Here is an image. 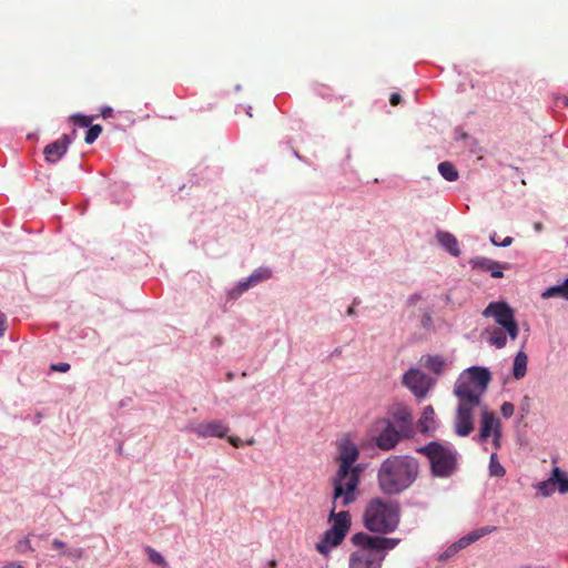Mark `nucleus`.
Returning <instances> with one entry per match:
<instances>
[{"label":"nucleus","instance_id":"obj_1","mask_svg":"<svg viewBox=\"0 0 568 568\" xmlns=\"http://www.w3.org/2000/svg\"><path fill=\"white\" fill-rule=\"evenodd\" d=\"M358 457L359 450L352 440L344 439L339 443L337 455L339 466L332 478L335 507H346L356 500V490L361 481V469L358 466H354V464Z\"/></svg>","mask_w":568,"mask_h":568},{"label":"nucleus","instance_id":"obj_2","mask_svg":"<svg viewBox=\"0 0 568 568\" xmlns=\"http://www.w3.org/2000/svg\"><path fill=\"white\" fill-rule=\"evenodd\" d=\"M419 471V462L415 457L390 455L377 470V484L385 495H399L416 481Z\"/></svg>","mask_w":568,"mask_h":568},{"label":"nucleus","instance_id":"obj_3","mask_svg":"<svg viewBox=\"0 0 568 568\" xmlns=\"http://www.w3.org/2000/svg\"><path fill=\"white\" fill-rule=\"evenodd\" d=\"M356 547L348 558V568H382L388 550L394 549L399 538L356 532L351 537Z\"/></svg>","mask_w":568,"mask_h":568},{"label":"nucleus","instance_id":"obj_4","mask_svg":"<svg viewBox=\"0 0 568 568\" xmlns=\"http://www.w3.org/2000/svg\"><path fill=\"white\" fill-rule=\"evenodd\" d=\"M400 523V506L395 500H386L381 497L371 499L363 513L365 528L378 534L377 536L394 532Z\"/></svg>","mask_w":568,"mask_h":568},{"label":"nucleus","instance_id":"obj_5","mask_svg":"<svg viewBox=\"0 0 568 568\" xmlns=\"http://www.w3.org/2000/svg\"><path fill=\"white\" fill-rule=\"evenodd\" d=\"M416 452L428 458L432 475L435 477H450L457 469V452L450 445L430 442L418 447Z\"/></svg>","mask_w":568,"mask_h":568},{"label":"nucleus","instance_id":"obj_6","mask_svg":"<svg viewBox=\"0 0 568 568\" xmlns=\"http://www.w3.org/2000/svg\"><path fill=\"white\" fill-rule=\"evenodd\" d=\"M337 508L333 505L329 514V520L333 521V525L316 544V550L322 555H327L332 548L341 545L351 528L349 513L346 510L336 513Z\"/></svg>","mask_w":568,"mask_h":568},{"label":"nucleus","instance_id":"obj_7","mask_svg":"<svg viewBox=\"0 0 568 568\" xmlns=\"http://www.w3.org/2000/svg\"><path fill=\"white\" fill-rule=\"evenodd\" d=\"M483 316L493 317L500 325L511 339L519 334L518 324L515 320L513 308L506 302H491L483 311Z\"/></svg>","mask_w":568,"mask_h":568},{"label":"nucleus","instance_id":"obj_8","mask_svg":"<svg viewBox=\"0 0 568 568\" xmlns=\"http://www.w3.org/2000/svg\"><path fill=\"white\" fill-rule=\"evenodd\" d=\"M377 429L378 434L374 437V442L384 452L393 450L402 440L410 438L409 436H404L389 418L378 420Z\"/></svg>","mask_w":568,"mask_h":568},{"label":"nucleus","instance_id":"obj_9","mask_svg":"<svg viewBox=\"0 0 568 568\" xmlns=\"http://www.w3.org/2000/svg\"><path fill=\"white\" fill-rule=\"evenodd\" d=\"M480 405L458 403L454 420V432L459 437L470 435L475 429L474 412Z\"/></svg>","mask_w":568,"mask_h":568},{"label":"nucleus","instance_id":"obj_10","mask_svg":"<svg viewBox=\"0 0 568 568\" xmlns=\"http://www.w3.org/2000/svg\"><path fill=\"white\" fill-rule=\"evenodd\" d=\"M501 433V422L496 414L489 410L487 407L481 409L479 433L474 440L479 444L487 443L488 438Z\"/></svg>","mask_w":568,"mask_h":568},{"label":"nucleus","instance_id":"obj_11","mask_svg":"<svg viewBox=\"0 0 568 568\" xmlns=\"http://www.w3.org/2000/svg\"><path fill=\"white\" fill-rule=\"evenodd\" d=\"M454 394L458 403L480 405L483 393L463 373L455 383Z\"/></svg>","mask_w":568,"mask_h":568},{"label":"nucleus","instance_id":"obj_12","mask_svg":"<svg viewBox=\"0 0 568 568\" xmlns=\"http://www.w3.org/2000/svg\"><path fill=\"white\" fill-rule=\"evenodd\" d=\"M403 383L415 396L423 398L433 385V381L419 369L410 368L403 377Z\"/></svg>","mask_w":568,"mask_h":568},{"label":"nucleus","instance_id":"obj_13","mask_svg":"<svg viewBox=\"0 0 568 568\" xmlns=\"http://www.w3.org/2000/svg\"><path fill=\"white\" fill-rule=\"evenodd\" d=\"M389 418L398 428L404 436H409L410 438L415 435L414 428V418L410 409L407 406L398 405L390 410Z\"/></svg>","mask_w":568,"mask_h":568},{"label":"nucleus","instance_id":"obj_14","mask_svg":"<svg viewBox=\"0 0 568 568\" xmlns=\"http://www.w3.org/2000/svg\"><path fill=\"white\" fill-rule=\"evenodd\" d=\"M71 142V136L63 134L57 141L49 143L43 150L45 161L57 163L67 153Z\"/></svg>","mask_w":568,"mask_h":568},{"label":"nucleus","instance_id":"obj_15","mask_svg":"<svg viewBox=\"0 0 568 568\" xmlns=\"http://www.w3.org/2000/svg\"><path fill=\"white\" fill-rule=\"evenodd\" d=\"M193 432L199 437H219L223 438L229 433V427L221 420H211L206 423H200L193 427Z\"/></svg>","mask_w":568,"mask_h":568},{"label":"nucleus","instance_id":"obj_16","mask_svg":"<svg viewBox=\"0 0 568 568\" xmlns=\"http://www.w3.org/2000/svg\"><path fill=\"white\" fill-rule=\"evenodd\" d=\"M463 374L477 386L483 394L491 381V374L488 368L481 366H471L463 372Z\"/></svg>","mask_w":568,"mask_h":568},{"label":"nucleus","instance_id":"obj_17","mask_svg":"<svg viewBox=\"0 0 568 568\" xmlns=\"http://www.w3.org/2000/svg\"><path fill=\"white\" fill-rule=\"evenodd\" d=\"M469 264L471 265L473 268H477L484 272H490L493 277L500 278L504 276L501 270L505 266L490 258L475 257L469 261Z\"/></svg>","mask_w":568,"mask_h":568},{"label":"nucleus","instance_id":"obj_18","mask_svg":"<svg viewBox=\"0 0 568 568\" xmlns=\"http://www.w3.org/2000/svg\"><path fill=\"white\" fill-rule=\"evenodd\" d=\"M272 273L267 268H257L255 270L244 282H241L237 285L239 294H242L251 286L256 285L260 282L266 281L271 277Z\"/></svg>","mask_w":568,"mask_h":568},{"label":"nucleus","instance_id":"obj_19","mask_svg":"<svg viewBox=\"0 0 568 568\" xmlns=\"http://www.w3.org/2000/svg\"><path fill=\"white\" fill-rule=\"evenodd\" d=\"M417 426L419 428V432L423 434L436 429L435 410L433 406L428 405L424 408L422 416L418 419Z\"/></svg>","mask_w":568,"mask_h":568},{"label":"nucleus","instance_id":"obj_20","mask_svg":"<svg viewBox=\"0 0 568 568\" xmlns=\"http://www.w3.org/2000/svg\"><path fill=\"white\" fill-rule=\"evenodd\" d=\"M437 239H438V242L440 243V245L447 252H449L453 256L457 257V256L460 255V250H459V246H458V241H457V239L452 233L438 232L437 233Z\"/></svg>","mask_w":568,"mask_h":568},{"label":"nucleus","instance_id":"obj_21","mask_svg":"<svg viewBox=\"0 0 568 568\" xmlns=\"http://www.w3.org/2000/svg\"><path fill=\"white\" fill-rule=\"evenodd\" d=\"M527 354L523 351L518 352L514 359L513 375L516 379H521L527 373Z\"/></svg>","mask_w":568,"mask_h":568},{"label":"nucleus","instance_id":"obj_22","mask_svg":"<svg viewBox=\"0 0 568 568\" xmlns=\"http://www.w3.org/2000/svg\"><path fill=\"white\" fill-rule=\"evenodd\" d=\"M558 475H559V467H555L551 471V476L547 480L540 481L537 485V489L542 496L548 497L555 491V485H556V479H558L557 478Z\"/></svg>","mask_w":568,"mask_h":568},{"label":"nucleus","instance_id":"obj_23","mask_svg":"<svg viewBox=\"0 0 568 568\" xmlns=\"http://www.w3.org/2000/svg\"><path fill=\"white\" fill-rule=\"evenodd\" d=\"M486 333L488 334V338H487V342L497 347V348H503L506 346L507 344V335L506 333L501 329V328H491V329H487Z\"/></svg>","mask_w":568,"mask_h":568},{"label":"nucleus","instance_id":"obj_24","mask_svg":"<svg viewBox=\"0 0 568 568\" xmlns=\"http://www.w3.org/2000/svg\"><path fill=\"white\" fill-rule=\"evenodd\" d=\"M556 296L568 300V277L564 281L562 284L550 286L541 293L542 298H551Z\"/></svg>","mask_w":568,"mask_h":568},{"label":"nucleus","instance_id":"obj_25","mask_svg":"<svg viewBox=\"0 0 568 568\" xmlns=\"http://www.w3.org/2000/svg\"><path fill=\"white\" fill-rule=\"evenodd\" d=\"M438 171L442 174V176L449 182L456 181L459 176L455 165L448 161L439 163Z\"/></svg>","mask_w":568,"mask_h":568},{"label":"nucleus","instance_id":"obj_26","mask_svg":"<svg viewBox=\"0 0 568 568\" xmlns=\"http://www.w3.org/2000/svg\"><path fill=\"white\" fill-rule=\"evenodd\" d=\"M425 367L433 373L439 375L443 373L445 367V361L442 356H428L425 361Z\"/></svg>","mask_w":568,"mask_h":568},{"label":"nucleus","instance_id":"obj_27","mask_svg":"<svg viewBox=\"0 0 568 568\" xmlns=\"http://www.w3.org/2000/svg\"><path fill=\"white\" fill-rule=\"evenodd\" d=\"M144 550L148 554L149 560L152 564H154L161 568H169V564L165 560V558L159 551H156L154 548L146 546Z\"/></svg>","mask_w":568,"mask_h":568},{"label":"nucleus","instance_id":"obj_28","mask_svg":"<svg viewBox=\"0 0 568 568\" xmlns=\"http://www.w3.org/2000/svg\"><path fill=\"white\" fill-rule=\"evenodd\" d=\"M489 473L491 476L503 477L506 474L505 468L498 460L497 453L494 452L489 458Z\"/></svg>","mask_w":568,"mask_h":568},{"label":"nucleus","instance_id":"obj_29","mask_svg":"<svg viewBox=\"0 0 568 568\" xmlns=\"http://www.w3.org/2000/svg\"><path fill=\"white\" fill-rule=\"evenodd\" d=\"M496 530L495 526H485L478 529H475L466 535L470 544L477 541L481 537L489 535Z\"/></svg>","mask_w":568,"mask_h":568},{"label":"nucleus","instance_id":"obj_30","mask_svg":"<svg viewBox=\"0 0 568 568\" xmlns=\"http://www.w3.org/2000/svg\"><path fill=\"white\" fill-rule=\"evenodd\" d=\"M470 545V541L468 540V538L466 537V535L464 537H462L460 539H458L456 542H454L445 552V556L446 557H449L456 552H458L459 550L466 548L467 546Z\"/></svg>","mask_w":568,"mask_h":568},{"label":"nucleus","instance_id":"obj_31","mask_svg":"<svg viewBox=\"0 0 568 568\" xmlns=\"http://www.w3.org/2000/svg\"><path fill=\"white\" fill-rule=\"evenodd\" d=\"M101 132H102L101 125H99V124L90 125L87 131L85 138H84L85 143L92 144L99 138Z\"/></svg>","mask_w":568,"mask_h":568},{"label":"nucleus","instance_id":"obj_32","mask_svg":"<svg viewBox=\"0 0 568 568\" xmlns=\"http://www.w3.org/2000/svg\"><path fill=\"white\" fill-rule=\"evenodd\" d=\"M16 550L17 552L19 554H26V552H29V551H33V547L31 545V541L28 537L19 540L16 545Z\"/></svg>","mask_w":568,"mask_h":568},{"label":"nucleus","instance_id":"obj_33","mask_svg":"<svg viewBox=\"0 0 568 568\" xmlns=\"http://www.w3.org/2000/svg\"><path fill=\"white\" fill-rule=\"evenodd\" d=\"M556 479V484H558V490L561 494L568 493V477H565L562 471L559 469V475Z\"/></svg>","mask_w":568,"mask_h":568},{"label":"nucleus","instance_id":"obj_34","mask_svg":"<svg viewBox=\"0 0 568 568\" xmlns=\"http://www.w3.org/2000/svg\"><path fill=\"white\" fill-rule=\"evenodd\" d=\"M71 120L73 121L74 125L81 128H89L91 124V119L84 115H72Z\"/></svg>","mask_w":568,"mask_h":568},{"label":"nucleus","instance_id":"obj_35","mask_svg":"<svg viewBox=\"0 0 568 568\" xmlns=\"http://www.w3.org/2000/svg\"><path fill=\"white\" fill-rule=\"evenodd\" d=\"M500 412L505 418H509L515 413V406L509 402H505L500 407Z\"/></svg>","mask_w":568,"mask_h":568},{"label":"nucleus","instance_id":"obj_36","mask_svg":"<svg viewBox=\"0 0 568 568\" xmlns=\"http://www.w3.org/2000/svg\"><path fill=\"white\" fill-rule=\"evenodd\" d=\"M501 437L503 433H498L491 437L493 447L496 453L501 447Z\"/></svg>","mask_w":568,"mask_h":568},{"label":"nucleus","instance_id":"obj_37","mask_svg":"<svg viewBox=\"0 0 568 568\" xmlns=\"http://www.w3.org/2000/svg\"><path fill=\"white\" fill-rule=\"evenodd\" d=\"M51 369L61 372V373H65L70 369V364H68V363L53 364V365H51Z\"/></svg>","mask_w":568,"mask_h":568},{"label":"nucleus","instance_id":"obj_38","mask_svg":"<svg viewBox=\"0 0 568 568\" xmlns=\"http://www.w3.org/2000/svg\"><path fill=\"white\" fill-rule=\"evenodd\" d=\"M6 331H7V317L2 312H0V337H2L4 335Z\"/></svg>","mask_w":568,"mask_h":568},{"label":"nucleus","instance_id":"obj_39","mask_svg":"<svg viewBox=\"0 0 568 568\" xmlns=\"http://www.w3.org/2000/svg\"><path fill=\"white\" fill-rule=\"evenodd\" d=\"M227 440L229 443L233 446V447H240L243 445V442L241 440V438L236 437V436H229L227 437Z\"/></svg>","mask_w":568,"mask_h":568},{"label":"nucleus","instance_id":"obj_40","mask_svg":"<svg viewBox=\"0 0 568 568\" xmlns=\"http://www.w3.org/2000/svg\"><path fill=\"white\" fill-rule=\"evenodd\" d=\"M402 97L398 93H393L389 98V102L393 106H396L400 103Z\"/></svg>","mask_w":568,"mask_h":568},{"label":"nucleus","instance_id":"obj_41","mask_svg":"<svg viewBox=\"0 0 568 568\" xmlns=\"http://www.w3.org/2000/svg\"><path fill=\"white\" fill-rule=\"evenodd\" d=\"M68 556L73 558H81L83 556L82 549H74L73 551L65 552Z\"/></svg>","mask_w":568,"mask_h":568},{"label":"nucleus","instance_id":"obj_42","mask_svg":"<svg viewBox=\"0 0 568 568\" xmlns=\"http://www.w3.org/2000/svg\"><path fill=\"white\" fill-rule=\"evenodd\" d=\"M52 546L55 549H64L65 548V544L62 540H60V539H53Z\"/></svg>","mask_w":568,"mask_h":568},{"label":"nucleus","instance_id":"obj_43","mask_svg":"<svg viewBox=\"0 0 568 568\" xmlns=\"http://www.w3.org/2000/svg\"><path fill=\"white\" fill-rule=\"evenodd\" d=\"M1 568H23L22 565L11 561L3 565Z\"/></svg>","mask_w":568,"mask_h":568},{"label":"nucleus","instance_id":"obj_44","mask_svg":"<svg viewBox=\"0 0 568 568\" xmlns=\"http://www.w3.org/2000/svg\"><path fill=\"white\" fill-rule=\"evenodd\" d=\"M500 243V246H509L513 243V237L506 236Z\"/></svg>","mask_w":568,"mask_h":568},{"label":"nucleus","instance_id":"obj_45","mask_svg":"<svg viewBox=\"0 0 568 568\" xmlns=\"http://www.w3.org/2000/svg\"><path fill=\"white\" fill-rule=\"evenodd\" d=\"M557 103H558V104H559V103H561V104H564V105L568 106V98H567V97H565V95H564V97H559V98L557 99Z\"/></svg>","mask_w":568,"mask_h":568},{"label":"nucleus","instance_id":"obj_46","mask_svg":"<svg viewBox=\"0 0 568 568\" xmlns=\"http://www.w3.org/2000/svg\"><path fill=\"white\" fill-rule=\"evenodd\" d=\"M490 241L494 245L496 246H500V243L497 241V234L494 233L493 235H490Z\"/></svg>","mask_w":568,"mask_h":568},{"label":"nucleus","instance_id":"obj_47","mask_svg":"<svg viewBox=\"0 0 568 568\" xmlns=\"http://www.w3.org/2000/svg\"><path fill=\"white\" fill-rule=\"evenodd\" d=\"M347 314L349 316L354 315L355 314V308H354V305L349 306L348 310H347Z\"/></svg>","mask_w":568,"mask_h":568},{"label":"nucleus","instance_id":"obj_48","mask_svg":"<svg viewBox=\"0 0 568 568\" xmlns=\"http://www.w3.org/2000/svg\"><path fill=\"white\" fill-rule=\"evenodd\" d=\"M268 566H270V568H275L276 567V560L275 559L270 560Z\"/></svg>","mask_w":568,"mask_h":568},{"label":"nucleus","instance_id":"obj_49","mask_svg":"<svg viewBox=\"0 0 568 568\" xmlns=\"http://www.w3.org/2000/svg\"><path fill=\"white\" fill-rule=\"evenodd\" d=\"M227 378H229V379H232V378H233V374H232V373H229V374H227Z\"/></svg>","mask_w":568,"mask_h":568},{"label":"nucleus","instance_id":"obj_50","mask_svg":"<svg viewBox=\"0 0 568 568\" xmlns=\"http://www.w3.org/2000/svg\"><path fill=\"white\" fill-rule=\"evenodd\" d=\"M536 230H540L541 229V225L540 224H536Z\"/></svg>","mask_w":568,"mask_h":568},{"label":"nucleus","instance_id":"obj_51","mask_svg":"<svg viewBox=\"0 0 568 568\" xmlns=\"http://www.w3.org/2000/svg\"><path fill=\"white\" fill-rule=\"evenodd\" d=\"M253 443H254V439H250V440L247 442V444H248V445H252Z\"/></svg>","mask_w":568,"mask_h":568}]
</instances>
